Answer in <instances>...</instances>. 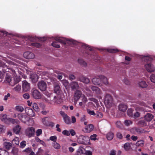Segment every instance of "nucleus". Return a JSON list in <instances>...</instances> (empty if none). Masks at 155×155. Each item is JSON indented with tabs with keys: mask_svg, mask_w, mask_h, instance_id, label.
Wrapping results in <instances>:
<instances>
[{
	"mask_svg": "<svg viewBox=\"0 0 155 155\" xmlns=\"http://www.w3.org/2000/svg\"><path fill=\"white\" fill-rule=\"evenodd\" d=\"M18 118L22 122L25 123L28 119L27 115L25 114H20L18 115Z\"/></svg>",
	"mask_w": 155,
	"mask_h": 155,
	"instance_id": "nucleus-11",
	"label": "nucleus"
},
{
	"mask_svg": "<svg viewBox=\"0 0 155 155\" xmlns=\"http://www.w3.org/2000/svg\"><path fill=\"white\" fill-rule=\"evenodd\" d=\"M0 155H8V152L6 150H1L0 151Z\"/></svg>",
	"mask_w": 155,
	"mask_h": 155,
	"instance_id": "nucleus-49",
	"label": "nucleus"
},
{
	"mask_svg": "<svg viewBox=\"0 0 155 155\" xmlns=\"http://www.w3.org/2000/svg\"><path fill=\"white\" fill-rule=\"evenodd\" d=\"M12 142L13 145H18L19 143V138L17 137H15L12 140Z\"/></svg>",
	"mask_w": 155,
	"mask_h": 155,
	"instance_id": "nucleus-31",
	"label": "nucleus"
},
{
	"mask_svg": "<svg viewBox=\"0 0 155 155\" xmlns=\"http://www.w3.org/2000/svg\"><path fill=\"white\" fill-rule=\"evenodd\" d=\"M92 81L95 85H100L101 84V79L100 78H94L92 79Z\"/></svg>",
	"mask_w": 155,
	"mask_h": 155,
	"instance_id": "nucleus-24",
	"label": "nucleus"
},
{
	"mask_svg": "<svg viewBox=\"0 0 155 155\" xmlns=\"http://www.w3.org/2000/svg\"><path fill=\"white\" fill-rule=\"evenodd\" d=\"M116 126L118 128H120L122 127V124L119 121L116 122Z\"/></svg>",
	"mask_w": 155,
	"mask_h": 155,
	"instance_id": "nucleus-61",
	"label": "nucleus"
},
{
	"mask_svg": "<svg viewBox=\"0 0 155 155\" xmlns=\"http://www.w3.org/2000/svg\"><path fill=\"white\" fill-rule=\"evenodd\" d=\"M89 99L90 101L94 102L96 104L97 106L98 102L97 99L94 98H89Z\"/></svg>",
	"mask_w": 155,
	"mask_h": 155,
	"instance_id": "nucleus-52",
	"label": "nucleus"
},
{
	"mask_svg": "<svg viewBox=\"0 0 155 155\" xmlns=\"http://www.w3.org/2000/svg\"><path fill=\"white\" fill-rule=\"evenodd\" d=\"M70 86L72 90L78 89L79 87L78 84L75 81L72 82L70 84Z\"/></svg>",
	"mask_w": 155,
	"mask_h": 155,
	"instance_id": "nucleus-19",
	"label": "nucleus"
},
{
	"mask_svg": "<svg viewBox=\"0 0 155 155\" xmlns=\"http://www.w3.org/2000/svg\"><path fill=\"white\" fill-rule=\"evenodd\" d=\"M91 89L93 91H95L97 94H101V92L100 89L96 87L93 86L91 87Z\"/></svg>",
	"mask_w": 155,
	"mask_h": 155,
	"instance_id": "nucleus-28",
	"label": "nucleus"
},
{
	"mask_svg": "<svg viewBox=\"0 0 155 155\" xmlns=\"http://www.w3.org/2000/svg\"><path fill=\"white\" fill-rule=\"evenodd\" d=\"M42 131L41 129L37 130L36 131V134L37 136H38L42 134Z\"/></svg>",
	"mask_w": 155,
	"mask_h": 155,
	"instance_id": "nucleus-55",
	"label": "nucleus"
},
{
	"mask_svg": "<svg viewBox=\"0 0 155 155\" xmlns=\"http://www.w3.org/2000/svg\"><path fill=\"white\" fill-rule=\"evenodd\" d=\"M52 46L55 48H58L60 47V45L58 44V42L56 41H54L52 43Z\"/></svg>",
	"mask_w": 155,
	"mask_h": 155,
	"instance_id": "nucleus-44",
	"label": "nucleus"
},
{
	"mask_svg": "<svg viewBox=\"0 0 155 155\" xmlns=\"http://www.w3.org/2000/svg\"><path fill=\"white\" fill-rule=\"evenodd\" d=\"M127 106L124 104H120L118 106V109L119 110L122 112H124L127 109Z\"/></svg>",
	"mask_w": 155,
	"mask_h": 155,
	"instance_id": "nucleus-21",
	"label": "nucleus"
},
{
	"mask_svg": "<svg viewBox=\"0 0 155 155\" xmlns=\"http://www.w3.org/2000/svg\"><path fill=\"white\" fill-rule=\"evenodd\" d=\"M140 58L142 59L143 60L147 62L148 61H150L151 60L150 58L148 56L141 55Z\"/></svg>",
	"mask_w": 155,
	"mask_h": 155,
	"instance_id": "nucleus-38",
	"label": "nucleus"
},
{
	"mask_svg": "<svg viewBox=\"0 0 155 155\" xmlns=\"http://www.w3.org/2000/svg\"><path fill=\"white\" fill-rule=\"evenodd\" d=\"M99 78L101 79V81L102 82L105 84H108V82L107 78L104 76H100Z\"/></svg>",
	"mask_w": 155,
	"mask_h": 155,
	"instance_id": "nucleus-30",
	"label": "nucleus"
},
{
	"mask_svg": "<svg viewBox=\"0 0 155 155\" xmlns=\"http://www.w3.org/2000/svg\"><path fill=\"white\" fill-rule=\"evenodd\" d=\"M30 78L33 82H35L38 80V75L36 74H33L31 75Z\"/></svg>",
	"mask_w": 155,
	"mask_h": 155,
	"instance_id": "nucleus-23",
	"label": "nucleus"
},
{
	"mask_svg": "<svg viewBox=\"0 0 155 155\" xmlns=\"http://www.w3.org/2000/svg\"><path fill=\"white\" fill-rule=\"evenodd\" d=\"M38 88L41 91H45L46 89V84L44 81H41L38 83Z\"/></svg>",
	"mask_w": 155,
	"mask_h": 155,
	"instance_id": "nucleus-13",
	"label": "nucleus"
},
{
	"mask_svg": "<svg viewBox=\"0 0 155 155\" xmlns=\"http://www.w3.org/2000/svg\"><path fill=\"white\" fill-rule=\"evenodd\" d=\"M31 45L32 46L35 47L37 48H39L41 47V45L40 44L37 43H31Z\"/></svg>",
	"mask_w": 155,
	"mask_h": 155,
	"instance_id": "nucleus-54",
	"label": "nucleus"
},
{
	"mask_svg": "<svg viewBox=\"0 0 155 155\" xmlns=\"http://www.w3.org/2000/svg\"><path fill=\"white\" fill-rule=\"evenodd\" d=\"M62 134L65 136H69L70 135V132L67 130H64L62 132Z\"/></svg>",
	"mask_w": 155,
	"mask_h": 155,
	"instance_id": "nucleus-46",
	"label": "nucleus"
},
{
	"mask_svg": "<svg viewBox=\"0 0 155 155\" xmlns=\"http://www.w3.org/2000/svg\"><path fill=\"white\" fill-rule=\"evenodd\" d=\"M35 132V128L33 127H28L25 130V135L29 137H31L34 136Z\"/></svg>",
	"mask_w": 155,
	"mask_h": 155,
	"instance_id": "nucleus-4",
	"label": "nucleus"
},
{
	"mask_svg": "<svg viewBox=\"0 0 155 155\" xmlns=\"http://www.w3.org/2000/svg\"><path fill=\"white\" fill-rule=\"evenodd\" d=\"M63 85L65 87L66 89H68L70 88V84L68 82L67 80H64L61 81Z\"/></svg>",
	"mask_w": 155,
	"mask_h": 155,
	"instance_id": "nucleus-27",
	"label": "nucleus"
},
{
	"mask_svg": "<svg viewBox=\"0 0 155 155\" xmlns=\"http://www.w3.org/2000/svg\"><path fill=\"white\" fill-rule=\"evenodd\" d=\"M13 66H14L13 67L14 68H16V70H18L19 73L20 75H21L22 76L23 75L22 74V73L21 72V71H19L18 70V69H20L21 70L22 69L21 67L25 66L24 64L23 63H21L20 64H14ZM16 71V70L15 71L13 70L12 72L13 71Z\"/></svg>",
	"mask_w": 155,
	"mask_h": 155,
	"instance_id": "nucleus-15",
	"label": "nucleus"
},
{
	"mask_svg": "<svg viewBox=\"0 0 155 155\" xmlns=\"http://www.w3.org/2000/svg\"><path fill=\"white\" fill-rule=\"evenodd\" d=\"M49 139L55 142L57 140V137L56 136H51L50 137Z\"/></svg>",
	"mask_w": 155,
	"mask_h": 155,
	"instance_id": "nucleus-48",
	"label": "nucleus"
},
{
	"mask_svg": "<svg viewBox=\"0 0 155 155\" xmlns=\"http://www.w3.org/2000/svg\"><path fill=\"white\" fill-rule=\"evenodd\" d=\"M26 145V142L25 141L23 140L21 142L20 144V147L21 148H24Z\"/></svg>",
	"mask_w": 155,
	"mask_h": 155,
	"instance_id": "nucleus-50",
	"label": "nucleus"
},
{
	"mask_svg": "<svg viewBox=\"0 0 155 155\" xmlns=\"http://www.w3.org/2000/svg\"><path fill=\"white\" fill-rule=\"evenodd\" d=\"M104 103L107 107L110 108L113 105V100L111 96L107 94L106 95L104 100Z\"/></svg>",
	"mask_w": 155,
	"mask_h": 155,
	"instance_id": "nucleus-1",
	"label": "nucleus"
},
{
	"mask_svg": "<svg viewBox=\"0 0 155 155\" xmlns=\"http://www.w3.org/2000/svg\"><path fill=\"white\" fill-rule=\"evenodd\" d=\"M131 58L129 57L126 56L125 57V59L126 61H128L126 62L125 64H129V61L131 60Z\"/></svg>",
	"mask_w": 155,
	"mask_h": 155,
	"instance_id": "nucleus-56",
	"label": "nucleus"
},
{
	"mask_svg": "<svg viewBox=\"0 0 155 155\" xmlns=\"http://www.w3.org/2000/svg\"><path fill=\"white\" fill-rule=\"evenodd\" d=\"M145 67L147 71L149 72H153L155 70L154 66L151 63H147L145 65Z\"/></svg>",
	"mask_w": 155,
	"mask_h": 155,
	"instance_id": "nucleus-10",
	"label": "nucleus"
},
{
	"mask_svg": "<svg viewBox=\"0 0 155 155\" xmlns=\"http://www.w3.org/2000/svg\"><path fill=\"white\" fill-rule=\"evenodd\" d=\"M48 117H45L41 119V121L43 124L45 126L48 125Z\"/></svg>",
	"mask_w": 155,
	"mask_h": 155,
	"instance_id": "nucleus-34",
	"label": "nucleus"
},
{
	"mask_svg": "<svg viewBox=\"0 0 155 155\" xmlns=\"http://www.w3.org/2000/svg\"><path fill=\"white\" fill-rule=\"evenodd\" d=\"M25 112L27 115L31 117H34L35 116V114L33 112V110L29 108H26L25 109Z\"/></svg>",
	"mask_w": 155,
	"mask_h": 155,
	"instance_id": "nucleus-18",
	"label": "nucleus"
},
{
	"mask_svg": "<svg viewBox=\"0 0 155 155\" xmlns=\"http://www.w3.org/2000/svg\"><path fill=\"white\" fill-rule=\"evenodd\" d=\"M60 113L63 117L64 120L66 124H71L70 118L63 111H61Z\"/></svg>",
	"mask_w": 155,
	"mask_h": 155,
	"instance_id": "nucleus-6",
	"label": "nucleus"
},
{
	"mask_svg": "<svg viewBox=\"0 0 155 155\" xmlns=\"http://www.w3.org/2000/svg\"><path fill=\"white\" fill-rule=\"evenodd\" d=\"M23 97L25 99H28L29 98L30 96L27 93L23 95Z\"/></svg>",
	"mask_w": 155,
	"mask_h": 155,
	"instance_id": "nucleus-60",
	"label": "nucleus"
},
{
	"mask_svg": "<svg viewBox=\"0 0 155 155\" xmlns=\"http://www.w3.org/2000/svg\"><path fill=\"white\" fill-rule=\"evenodd\" d=\"M82 46L83 48H85L90 50H92V49L91 47H89L88 45L85 44H83L82 45Z\"/></svg>",
	"mask_w": 155,
	"mask_h": 155,
	"instance_id": "nucleus-45",
	"label": "nucleus"
},
{
	"mask_svg": "<svg viewBox=\"0 0 155 155\" xmlns=\"http://www.w3.org/2000/svg\"><path fill=\"white\" fill-rule=\"evenodd\" d=\"M144 141L143 140L138 141L136 144V146L138 147H142L144 146Z\"/></svg>",
	"mask_w": 155,
	"mask_h": 155,
	"instance_id": "nucleus-37",
	"label": "nucleus"
},
{
	"mask_svg": "<svg viewBox=\"0 0 155 155\" xmlns=\"http://www.w3.org/2000/svg\"><path fill=\"white\" fill-rule=\"evenodd\" d=\"M153 115L150 113H147L144 117V120L147 121H150L153 118Z\"/></svg>",
	"mask_w": 155,
	"mask_h": 155,
	"instance_id": "nucleus-20",
	"label": "nucleus"
},
{
	"mask_svg": "<svg viewBox=\"0 0 155 155\" xmlns=\"http://www.w3.org/2000/svg\"><path fill=\"white\" fill-rule=\"evenodd\" d=\"M78 62L82 66L85 67L87 66V63L82 59H79Z\"/></svg>",
	"mask_w": 155,
	"mask_h": 155,
	"instance_id": "nucleus-40",
	"label": "nucleus"
},
{
	"mask_svg": "<svg viewBox=\"0 0 155 155\" xmlns=\"http://www.w3.org/2000/svg\"><path fill=\"white\" fill-rule=\"evenodd\" d=\"M3 145L5 148L7 150L9 149L12 147V144L8 142H5Z\"/></svg>",
	"mask_w": 155,
	"mask_h": 155,
	"instance_id": "nucleus-29",
	"label": "nucleus"
},
{
	"mask_svg": "<svg viewBox=\"0 0 155 155\" xmlns=\"http://www.w3.org/2000/svg\"><path fill=\"white\" fill-rule=\"evenodd\" d=\"M70 132V134H71V135L72 136H74L76 134V133L74 130L73 129H71L69 131Z\"/></svg>",
	"mask_w": 155,
	"mask_h": 155,
	"instance_id": "nucleus-64",
	"label": "nucleus"
},
{
	"mask_svg": "<svg viewBox=\"0 0 155 155\" xmlns=\"http://www.w3.org/2000/svg\"><path fill=\"white\" fill-rule=\"evenodd\" d=\"M94 129V126L92 124H89L83 128L82 131L84 133H89L93 130Z\"/></svg>",
	"mask_w": 155,
	"mask_h": 155,
	"instance_id": "nucleus-8",
	"label": "nucleus"
},
{
	"mask_svg": "<svg viewBox=\"0 0 155 155\" xmlns=\"http://www.w3.org/2000/svg\"><path fill=\"white\" fill-rule=\"evenodd\" d=\"M21 127L18 125H17L13 128V132L16 134H18L20 131Z\"/></svg>",
	"mask_w": 155,
	"mask_h": 155,
	"instance_id": "nucleus-26",
	"label": "nucleus"
},
{
	"mask_svg": "<svg viewBox=\"0 0 155 155\" xmlns=\"http://www.w3.org/2000/svg\"><path fill=\"white\" fill-rule=\"evenodd\" d=\"M87 112L90 115H95L94 112V110H87Z\"/></svg>",
	"mask_w": 155,
	"mask_h": 155,
	"instance_id": "nucleus-58",
	"label": "nucleus"
},
{
	"mask_svg": "<svg viewBox=\"0 0 155 155\" xmlns=\"http://www.w3.org/2000/svg\"><path fill=\"white\" fill-rule=\"evenodd\" d=\"M81 97L82 98V101L84 104L87 101V98L84 95H82Z\"/></svg>",
	"mask_w": 155,
	"mask_h": 155,
	"instance_id": "nucleus-59",
	"label": "nucleus"
},
{
	"mask_svg": "<svg viewBox=\"0 0 155 155\" xmlns=\"http://www.w3.org/2000/svg\"><path fill=\"white\" fill-rule=\"evenodd\" d=\"M82 95V94L81 91L79 90L76 91L74 94V100L76 101H78Z\"/></svg>",
	"mask_w": 155,
	"mask_h": 155,
	"instance_id": "nucleus-16",
	"label": "nucleus"
},
{
	"mask_svg": "<svg viewBox=\"0 0 155 155\" xmlns=\"http://www.w3.org/2000/svg\"><path fill=\"white\" fill-rule=\"evenodd\" d=\"M133 110L131 109H129L127 111V115L130 117L133 116Z\"/></svg>",
	"mask_w": 155,
	"mask_h": 155,
	"instance_id": "nucleus-43",
	"label": "nucleus"
},
{
	"mask_svg": "<svg viewBox=\"0 0 155 155\" xmlns=\"http://www.w3.org/2000/svg\"><path fill=\"white\" fill-rule=\"evenodd\" d=\"M6 81L12 86H14V84L18 82V81L12 80L11 76L8 74H7L5 77Z\"/></svg>",
	"mask_w": 155,
	"mask_h": 155,
	"instance_id": "nucleus-7",
	"label": "nucleus"
},
{
	"mask_svg": "<svg viewBox=\"0 0 155 155\" xmlns=\"http://www.w3.org/2000/svg\"><path fill=\"white\" fill-rule=\"evenodd\" d=\"M80 81L85 83H88L89 82V79L84 77H81L80 78Z\"/></svg>",
	"mask_w": 155,
	"mask_h": 155,
	"instance_id": "nucleus-32",
	"label": "nucleus"
},
{
	"mask_svg": "<svg viewBox=\"0 0 155 155\" xmlns=\"http://www.w3.org/2000/svg\"><path fill=\"white\" fill-rule=\"evenodd\" d=\"M132 122L130 120H126L124 121V124L126 126H128L132 124Z\"/></svg>",
	"mask_w": 155,
	"mask_h": 155,
	"instance_id": "nucleus-47",
	"label": "nucleus"
},
{
	"mask_svg": "<svg viewBox=\"0 0 155 155\" xmlns=\"http://www.w3.org/2000/svg\"><path fill=\"white\" fill-rule=\"evenodd\" d=\"M61 102V99L59 97H57L56 96L54 97L53 99L48 103L52 104H59Z\"/></svg>",
	"mask_w": 155,
	"mask_h": 155,
	"instance_id": "nucleus-14",
	"label": "nucleus"
},
{
	"mask_svg": "<svg viewBox=\"0 0 155 155\" xmlns=\"http://www.w3.org/2000/svg\"><path fill=\"white\" fill-rule=\"evenodd\" d=\"M31 92L32 96L35 99H40L41 98V95L38 90L33 89L32 90Z\"/></svg>",
	"mask_w": 155,
	"mask_h": 155,
	"instance_id": "nucleus-5",
	"label": "nucleus"
},
{
	"mask_svg": "<svg viewBox=\"0 0 155 155\" xmlns=\"http://www.w3.org/2000/svg\"><path fill=\"white\" fill-rule=\"evenodd\" d=\"M15 109L17 111L20 112H22L24 109L23 107L21 106H17L15 107Z\"/></svg>",
	"mask_w": 155,
	"mask_h": 155,
	"instance_id": "nucleus-41",
	"label": "nucleus"
},
{
	"mask_svg": "<svg viewBox=\"0 0 155 155\" xmlns=\"http://www.w3.org/2000/svg\"><path fill=\"white\" fill-rule=\"evenodd\" d=\"M124 147L126 151H128L131 149L130 144L128 143H127L124 144Z\"/></svg>",
	"mask_w": 155,
	"mask_h": 155,
	"instance_id": "nucleus-33",
	"label": "nucleus"
},
{
	"mask_svg": "<svg viewBox=\"0 0 155 155\" xmlns=\"http://www.w3.org/2000/svg\"><path fill=\"white\" fill-rule=\"evenodd\" d=\"M84 153V151L82 148L80 147L78 150L77 152V155H81V154Z\"/></svg>",
	"mask_w": 155,
	"mask_h": 155,
	"instance_id": "nucleus-42",
	"label": "nucleus"
},
{
	"mask_svg": "<svg viewBox=\"0 0 155 155\" xmlns=\"http://www.w3.org/2000/svg\"><path fill=\"white\" fill-rule=\"evenodd\" d=\"M85 155H92V153L90 150H86L84 153Z\"/></svg>",
	"mask_w": 155,
	"mask_h": 155,
	"instance_id": "nucleus-62",
	"label": "nucleus"
},
{
	"mask_svg": "<svg viewBox=\"0 0 155 155\" xmlns=\"http://www.w3.org/2000/svg\"><path fill=\"white\" fill-rule=\"evenodd\" d=\"M114 136V134L111 132L107 133L106 136L107 139L109 140H111L113 139Z\"/></svg>",
	"mask_w": 155,
	"mask_h": 155,
	"instance_id": "nucleus-25",
	"label": "nucleus"
},
{
	"mask_svg": "<svg viewBox=\"0 0 155 155\" xmlns=\"http://www.w3.org/2000/svg\"><path fill=\"white\" fill-rule=\"evenodd\" d=\"M89 138L88 136L81 135L77 139L78 142L81 144H86L89 143Z\"/></svg>",
	"mask_w": 155,
	"mask_h": 155,
	"instance_id": "nucleus-2",
	"label": "nucleus"
},
{
	"mask_svg": "<svg viewBox=\"0 0 155 155\" xmlns=\"http://www.w3.org/2000/svg\"><path fill=\"white\" fill-rule=\"evenodd\" d=\"M0 118L1 120L5 123H6L7 121L11 122L13 124L15 123H17L18 122V120H15L12 118L7 119V115L6 114H1L0 115Z\"/></svg>",
	"mask_w": 155,
	"mask_h": 155,
	"instance_id": "nucleus-3",
	"label": "nucleus"
},
{
	"mask_svg": "<svg viewBox=\"0 0 155 155\" xmlns=\"http://www.w3.org/2000/svg\"><path fill=\"white\" fill-rule=\"evenodd\" d=\"M52 146L54 148L56 149H59L61 147V146L60 144L56 141L52 143Z\"/></svg>",
	"mask_w": 155,
	"mask_h": 155,
	"instance_id": "nucleus-36",
	"label": "nucleus"
},
{
	"mask_svg": "<svg viewBox=\"0 0 155 155\" xmlns=\"http://www.w3.org/2000/svg\"><path fill=\"white\" fill-rule=\"evenodd\" d=\"M18 150L17 148H14L12 149V153L14 154H16L18 153Z\"/></svg>",
	"mask_w": 155,
	"mask_h": 155,
	"instance_id": "nucleus-63",
	"label": "nucleus"
},
{
	"mask_svg": "<svg viewBox=\"0 0 155 155\" xmlns=\"http://www.w3.org/2000/svg\"><path fill=\"white\" fill-rule=\"evenodd\" d=\"M150 79L151 81L154 83H155V75L154 74H152L150 77Z\"/></svg>",
	"mask_w": 155,
	"mask_h": 155,
	"instance_id": "nucleus-51",
	"label": "nucleus"
},
{
	"mask_svg": "<svg viewBox=\"0 0 155 155\" xmlns=\"http://www.w3.org/2000/svg\"><path fill=\"white\" fill-rule=\"evenodd\" d=\"M23 56L25 58L28 59H33L35 57V54L29 51L24 52Z\"/></svg>",
	"mask_w": 155,
	"mask_h": 155,
	"instance_id": "nucleus-12",
	"label": "nucleus"
},
{
	"mask_svg": "<svg viewBox=\"0 0 155 155\" xmlns=\"http://www.w3.org/2000/svg\"><path fill=\"white\" fill-rule=\"evenodd\" d=\"M54 39L57 42L64 44H65L66 43L65 39L64 38L56 37Z\"/></svg>",
	"mask_w": 155,
	"mask_h": 155,
	"instance_id": "nucleus-22",
	"label": "nucleus"
},
{
	"mask_svg": "<svg viewBox=\"0 0 155 155\" xmlns=\"http://www.w3.org/2000/svg\"><path fill=\"white\" fill-rule=\"evenodd\" d=\"M32 107L34 110L36 112H38L40 111V109L37 103H34L32 104Z\"/></svg>",
	"mask_w": 155,
	"mask_h": 155,
	"instance_id": "nucleus-35",
	"label": "nucleus"
},
{
	"mask_svg": "<svg viewBox=\"0 0 155 155\" xmlns=\"http://www.w3.org/2000/svg\"><path fill=\"white\" fill-rule=\"evenodd\" d=\"M139 85L140 87L143 88L146 87H147V85L146 82L144 81H142L139 82Z\"/></svg>",
	"mask_w": 155,
	"mask_h": 155,
	"instance_id": "nucleus-39",
	"label": "nucleus"
},
{
	"mask_svg": "<svg viewBox=\"0 0 155 155\" xmlns=\"http://www.w3.org/2000/svg\"><path fill=\"white\" fill-rule=\"evenodd\" d=\"M97 135L94 134L90 136V139L91 140H95L96 139Z\"/></svg>",
	"mask_w": 155,
	"mask_h": 155,
	"instance_id": "nucleus-57",
	"label": "nucleus"
},
{
	"mask_svg": "<svg viewBox=\"0 0 155 155\" xmlns=\"http://www.w3.org/2000/svg\"><path fill=\"white\" fill-rule=\"evenodd\" d=\"M54 92L57 94H59L61 91V88L59 84L55 83L54 85Z\"/></svg>",
	"mask_w": 155,
	"mask_h": 155,
	"instance_id": "nucleus-17",
	"label": "nucleus"
},
{
	"mask_svg": "<svg viewBox=\"0 0 155 155\" xmlns=\"http://www.w3.org/2000/svg\"><path fill=\"white\" fill-rule=\"evenodd\" d=\"M22 87L24 91H27L29 90L30 88V84L26 81H22Z\"/></svg>",
	"mask_w": 155,
	"mask_h": 155,
	"instance_id": "nucleus-9",
	"label": "nucleus"
},
{
	"mask_svg": "<svg viewBox=\"0 0 155 155\" xmlns=\"http://www.w3.org/2000/svg\"><path fill=\"white\" fill-rule=\"evenodd\" d=\"M21 89V86L20 85H17L14 88V90L16 91H19Z\"/></svg>",
	"mask_w": 155,
	"mask_h": 155,
	"instance_id": "nucleus-53",
	"label": "nucleus"
}]
</instances>
